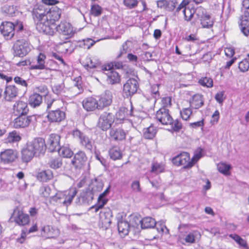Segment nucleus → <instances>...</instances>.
Masks as SVG:
<instances>
[{
	"instance_id": "a878e982",
	"label": "nucleus",
	"mask_w": 249,
	"mask_h": 249,
	"mask_svg": "<svg viewBox=\"0 0 249 249\" xmlns=\"http://www.w3.org/2000/svg\"><path fill=\"white\" fill-rule=\"evenodd\" d=\"M132 110L133 107L132 105L131 106L130 110L124 107H121L116 113V119L120 121H123L127 117L133 116Z\"/></svg>"
},
{
	"instance_id": "338daca9",
	"label": "nucleus",
	"mask_w": 249,
	"mask_h": 249,
	"mask_svg": "<svg viewBox=\"0 0 249 249\" xmlns=\"http://www.w3.org/2000/svg\"><path fill=\"white\" fill-rule=\"evenodd\" d=\"M14 80L15 82L18 85H20L25 88H27L28 86V83H27L26 81L19 76L15 77Z\"/></svg>"
},
{
	"instance_id": "09e8293b",
	"label": "nucleus",
	"mask_w": 249,
	"mask_h": 249,
	"mask_svg": "<svg viewBox=\"0 0 249 249\" xmlns=\"http://www.w3.org/2000/svg\"><path fill=\"white\" fill-rule=\"evenodd\" d=\"M230 237L233 239L238 244L244 248L248 249L247 241L236 234H231Z\"/></svg>"
},
{
	"instance_id": "0eeeda50",
	"label": "nucleus",
	"mask_w": 249,
	"mask_h": 249,
	"mask_svg": "<svg viewBox=\"0 0 249 249\" xmlns=\"http://www.w3.org/2000/svg\"><path fill=\"white\" fill-rule=\"evenodd\" d=\"M17 116L14 120V126L16 128H25L30 124H34L36 122L37 118L35 115H22Z\"/></svg>"
},
{
	"instance_id": "c03bdc74",
	"label": "nucleus",
	"mask_w": 249,
	"mask_h": 249,
	"mask_svg": "<svg viewBox=\"0 0 249 249\" xmlns=\"http://www.w3.org/2000/svg\"><path fill=\"white\" fill-rule=\"evenodd\" d=\"M195 14L197 17V18L200 20L208 14L206 9L203 7L199 6L196 8H193V17Z\"/></svg>"
},
{
	"instance_id": "ddd939ff",
	"label": "nucleus",
	"mask_w": 249,
	"mask_h": 249,
	"mask_svg": "<svg viewBox=\"0 0 249 249\" xmlns=\"http://www.w3.org/2000/svg\"><path fill=\"white\" fill-rule=\"evenodd\" d=\"M109 135L111 141L119 142L125 139L126 134L122 127L114 125L110 129Z\"/></svg>"
},
{
	"instance_id": "393cba45",
	"label": "nucleus",
	"mask_w": 249,
	"mask_h": 249,
	"mask_svg": "<svg viewBox=\"0 0 249 249\" xmlns=\"http://www.w3.org/2000/svg\"><path fill=\"white\" fill-rule=\"evenodd\" d=\"M186 235H183L182 239L185 241V243L188 244L195 243L196 240L201 236L200 232L196 230L193 231L188 233L186 232Z\"/></svg>"
},
{
	"instance_id": "ea45409f",
	"label": "nucleus",
	"mask_w": 249,
	"mask_h": 249,
	"mask_svg": "<svg viewBox=\"0 0 249 249\" xmlns=\"http://www.w3.org/2000/svg\"><path fill=\"white\" fill-rule=\"evenodd\" d=\"M203 28H210L213 26L214 21L208 14L199 20Z\"/></svg>"
},
{
	"instance_id": "680f3d73",
	"label": "nucleus",
	"mask_w": 249,
	"mask_h": 249,
	"mask_svg": "<svg viewBox=\"0 0 249 249\" xmlns=\"http://www.w3.org/2000/svg\"><path fill=\"white\" fill-rule=\"evenodd\" d=\"M39 192L42 196L48 197L51 194V189L47 185L43 186L40 187Z\"/></svg>"
},
{
	"instance_id": "5701e85b",
	"label": "nucleus",
	"mask_w": 249,
	"mask_h": 249,
	"mask_svg": "<svg viewBox=\"0 0 249 249\" xmlns=\"http://www.w3.org/2000/svg\"><path fill=\"white\" fill-rule=\"evenodd\" d=\"M13 113L16 116L27 115L29 111L27 104L22 101H18L13 106Z\"/></svg>"
},
{
	"instance_id": "603ef678",
	"label": "nucleus",
	"mask_w": 249,
	"mask_h": 249,
	"mask_svg": "<svg viewBox=\"0 0 249 249\" xmlns=\"http://www.w3.org/2000/svg\"><path fill=\"white\" fill-rule=\"evenodd\" d=\"M231 166L229 164H227L224 163H220L217 164V168L218 171L225 175L229 174V171Z\"/></svg>"
},
{
	"instance_id": "cd10ccee",
	"label": "nucleus",
	"mask_w": 249,
	"mask_h": 249,
	"mask_svg": "<svg viewBox=\"0 0 249 249\" xmlns=\"http://www.w3.org/2000/svg\"><path fill=\"white\" fill-rule=\"evenodd\" d=\"M34 157H37L29 147L23 148L21 151V160L23 162L28 163Z\"/></svg>"
},
{
	"instance_id": "9b49d317",
	"label": "nucleus",
	"mask_w": 249,
	"mask_h": 249,
	"mask_svg": "<svg viewBox=\"0 0 249 249\" xmlns=\"http://www.w3.org/2000/svg\"><path fill=\"white\" fill-rule=\"evenodd\" d=\"M156 118L163 125H168L173 123V118L169 113V110L166 107L160 108L157 111Z\"/></svg>"
},
{
	"instance_id": "4be33fe9",
	"label": "nucleus",
	"mask_w": 249,
	"mask_h": 249,
	"mask_svg": "<svg viewBox=\"0 0 249 249\" xmlns=\"http://www.w3.org/2000/svg\"><path fill=\"white\" fill-rule=\"evenodd\" d=\"M83 108L87 111H92L96 109L99 110L98 100L93 97L85 99L82 102Z\"/></svg>"
},
{
	"instance_id": "7c9ffc66",
	"label": "nucleus",
	"mask_w": 249,
	"mask_h": 249,
	"mask_svg": "<svg viewBox=\"0 0 249 249\" xmlns=\"http://www.w3.org/2000/svg\"><path fill=\"white\" fill-rule=\"evenodd\" d=\"M82 64L86 69L89 70V69L96 68L100 65L101 62L95 58H91L90 57L87 56L85 61H83Z\"/></svg>"
},
{
	"instance_id": "39448f33",
	"label": "nucleus",
	"mask_w": 249,
	"mask_h": 249,
	"mask_svg": "<svg viewBox=\"0 0 249 249\" xmlns=\"http://www.w3.org/2000/svg\"><path fill=\"white\" fill-rule=\"evenodd\" d=\"M32 45L25 39H18L14 44L13 50L15 56L22 57L31 50Z\"/></svg>"
},
{
	"instance_id": "6e6d98bb",
	"label": "nucleus",
	"mask_w": 249,
	"mask_h": 249,
	"mask_svg": "<svg viewBox=\"0 0 249 249\" xmlns=\"http://www.w3.org/2000/svg\"><path fill=\"white\" fill-rule=\"evenodd\" d=\"M94 155L96 159L99 160L105 167L108 166V163L107 160L101 155L99 151H95Z\"/></svg>"
},
{
	"instance_id": "864d4df0",
	"label": "nucleus",
	"mask_w": 249,
	"mask_h": 249,
	"mask_svg": "<svg viewBox=\"0 0 249 249\" xmlns=\"http://www.w3.org/2000/svg\"><path fill=\"white\" fill-rule=\"evenodd\" d=\"M199 83L203 87L211 88L213 86V80L209 77H203L199 80Z\"/></svg>"
},
{
	"instance_id": "7ed1b4c3",
	"label": "nucleus",
	"mask_w": 249,
	"mask_h": 249,
	"mask_svg": "<svg viewBox=\"0 0 249 249\" xmlns=\"http://www.w3.org/2000/svg\"><path fill=\"white\" fill-rule=\"evenodd\" d=\"M202 149H200L198 153L195 154L190 160V155L188 153L183 152L172 159V162L177 166L184 165V169L191 168L202 157Z\"/></svg>"
},
{
	"instance_id": "bb28decb",
	"label": "nucleus",
	"mask_w": 249,
	"mask_h": 249,
	"mask_svg": "<svg viewBox=\"0 0 249 249\" xmlns=\"http://www.w3.org/2000/svg\"><path fill=\"white\" fill-rule=\"evenodd\" d=\"M131 226L129 223L123 219L118 221V231L122 236H124L128 234Z\"/></svg>"
},
{
	"instance_id": "5fc2aeb1",
	"label": "nucleus",
	"mask_w": 249,
	"mask_h": 249,
	"mask_svg": "<svg viewBox=\"0 0 249 249\" xmlns=\"http://www.w3.org/2000/svg\"><path fill=\"white\" fill-rule=\"evenodd\" d=\"M183 13L185 20L187 21H191L193 18V8H190L189 6L184 8Z\"/></svg>"
},
{
	"instance_id": "1a4fd4ad",
	"label": "nucleus",
	"mask_w": 249,
	"mask_h": 249,
	"mask_svg": "<svg viewBox=\"0 0 249 249\" xmlns=\"http://www.w3.org/2000/svg\"><path fill=\"white\" fill-rule=\"evenodd\" d=\"M9 221L16 222L18 225L24 226L30 222L29 216L16 207L11 215Z\"/></svg>"
},
{
	"instance_id": "4468645a",
	"label": "nucleus",
	"mask_w": 249,
	"mask_h": 249,
	"mask_svg": "<svg viewBox=\"0 0 249 249\" xmlns=\"http://www.w3.org/2000/svg\"><path fill=\"white\" fill-rule=\"evenodd\" d=\"M87 159L85 153L83 151L79 150L74 155L71 163L76 169L79 170L85 165Z\"/></svg>"
},
{
	"instance_id": "37998d69",
	"label": "nucleus",
	"mask_w": 249,
	"mask_h": 249,
	"mask_svg": "<svg viewBox=\"0 0 249 249\" xmlns=\"http://www.w3.org/2000/svg\"><path fill=\"white\" fill-rule=\"evenodd\" d=\"M142 220L140 215H131L129 224L131 227L138 228L140 225H142Z\"/></svg>"
},
{
	"instance_id": "49530a36",
	"label": "nucleus",
	"mask_w": 249,
	"mask_h": 249,
	"mask_svg": "<svg viewBox=\"0 0 249 249\" xmlns=\"http://www.w3.org/2000/svg\"><path fill=\"white\" fill-rule=\"evenodd\" d=\"M21 138L16 131H13L9 133L8 136L6 139V142H15L20 141Z\"/></svg>"
},
{
	"instance_id": "20e7f679",
	"label": "nucleus",
	"mask_w": 249,
	"mask_h": 249,
	"mask_svg": "<svg viewBox=\"0 0 249 249\" xmlns=\"http://www.w3.org/2000/svg\"><path fill=\"white\" fill-rule=\"evenodd\" d=\"M29 149L38 157L43 155L46 150L47 145L44 139L37 137L27 142L26 143Z\"/></svg>"
},
{
	"instance_id": "473e14b6",
	"label": "nucleus",
	"mask_w": 249,
	"mask_h": 249,
	"mask_svg": "<svg viewBox=\"0 0 249 249\" xmlns=\"http://www.w3.org/2000/svg\"><path fill=\"white\" fill-rule=\"evenodd\" d=\"M190 104L191 106L195 109L200 108L204 104L202 95L199 94L194 95L192 100L190 101Z\"/></svg>"
},
{
	"instance_id": "e433bc0d",
	"label": "nucleus",
	"mask_w": 249,
	"mask_h": 249,
	"mask_svg": "<svg viewBox=\"0 0 249 249\" xmlns=\"http://www.w3.org/2000/svg\"><path fill=\"white\" fill-rule=\"evenodd\" d=\"M77 191L75 188H72L71 189L68 195L65 194V198L63 199V205L66 206L70 205L73 198L76 195Z\"/></svg>"
},
{
	"instance_id": "e2e57ef3",
	"label": "nucleus",
	"mask_w": 249,
	"mask_h": 249,
	"mask_svg": "<svg viewBox=\"0 0 249 249\" xmlns=\"http://www.w3.org/2000/svg\"><path fill=\"white\" fill-rule=\"evenodd\" d=\"M159 86L158 84H154L151 87V93L155 99V101L159 98L160 95L159 91Z\"/></svg>"
},
{
	"instance_id": "6e6552de",
	"label": "nucleus",
	"mask_w": 249,
	"mask_h": 249,
	"mask_svg": "<svg viewBox=\"0 0 249 249\" xmlns=\"http://www.w3.org/2000/svg\"><path fill=\"white\" fill-rule=\"evenodd\" d=\"M114 122V116L110 112H104L100 116L97 123V127L103 131L110 129Z\"/></svg>"
},
{
	"instance_id": "f704fd0d",
	"label": "nucleus",
	"mask_w": 249,
	"mask_h": 249,
	"mask_svg": "<svg viewBox=\"0 0 249 249\" xmlns=\"http://www.w3.org/2000/svg\"><path fill=\"white\" fill-rule=\"evenodd\" d=\"M65 194L62 192H59L50 198V202L51 203L58 205L59 204H63V199L65 198Z\"/></svg>"
},
{
	"instance_id": "6ab92c4d",
	"label": "nucleus",
	"mask_w": 249,
	"mask_h": 249,
	"mask_svg": "<svg viewBox=\"0 0 249 249\" xmlns=\"http://www.w3.org/2000/svg\"><path fill=\"white\" fill-rule=\"evenodd\" d=\"M18 157L17 151L11 149H6L1 152L0 154V160L4 163L13 162L17 159Z\"/></svg>"
},
{
	"instance_id": "4d7b16f0",
	"label": "nucleus",
	"mask_w": 249,
	"mask_h": 249,
	"mask_svg": "<svg viewBox=\"0 0 249 249\" xmlns=\"http://www.w3.org/2000/svg\"><path fill=\"white\" fill-rule=\"evenodd\" d=\"M64 87V84L63 83L56 84L53 86L52 90L54 93L59 95L63 92Z\"/></svg>"
},
{
	"instance_id": "72a5a7b5",
	"label": "nucleus",
	"mask_w": 249,
	"mask_h": 249,
	"mask_svg": "<svg viewBox=\"0 0 249 249\" xmlns=\"http://www.w3.org/2000/svg\"><path fill=\"white\" fill-rule=\"evenodd\" d=\"M107 75V81L109 84L113 85L120 82V76L117 72L109 70Z\"/></svg>"
},
{
	"instance_id": "0e129e2a",
	"label": "nucleus",
	"mask_w": 249,
	"mask_h": 249,
	"mask_svg": "<svg viewBox=\"0 0 249 249\" xmlns=\"http://www.w3.org/2000/svg\"><path fill=\"white\" fill-rule=\"evenodd\" d=\"M192 113V111L190 108H185L180 111V115L182 119L186 121L190 118Z\"/></svg>"
},
{
	"instance_id": "f03ea898",
	"label": "nucleus",
	"mask_w": 249,
	"mask_h": 249,
	"mask_svg": "<svg viewBox=\"0 0 249 249\" xmlns=\"http://www.w3.org/2000/svg\"><path fill=\"white\" fill-rule=\"evenodd\" d=\"M43 4L36 5L32 11L33 18L36 25L39 23H45L46 18L49 10V5H53L57 3V0H42Z\"/></svg>"
},
{
	"instance_id": "2f4dec72",
	"label": "nucleus",
	"mask_w": 249,
	"mask_h": 249,
	"mask_svg": "<svg viewBox=\"0 0 249 249\" xmlns=\"http://www.w3.org/2000/svg\"><path fill=\"white\" fill-rule=\"evenodd\" d=\"M29 104L33 107H38L42 102V95L38 93H33L29 96Z\"/></svg>"
},
{
	"instance_id": "79ce46f5",
	"label": "nucleus",
	"mask_w": 249,
	"mask_h": 249,
	"mask_svg": "<svg viewBox=\"0 0 249 249\" xmlns=\"http://www.w3.org/2000/svg\"><path fill=\"white\" fill-rule=\"evenodd\" d=\"M96 43V41L90 38H87L78 42V46L84 49H89Z\"/></svg>"
},
{
	"instance_id": "c85d7f7f",
	"label": "nucleus",
	"mask_w": 249,
	"mask_h": 249,
	"mask_svg": "<svg viewBox=\"0 0 249 249\" xmlns=\"http://www.w3.org/2000/svg\"><path fill=\"white\" fill-rule=\"evenodd\" d=\"M110 159L113 160H119L123 157L122 152L120 148L117 146H113L110 148L108 151Z\"/></svg>"
},
{
	"instance_id": "9d476101",
	"label": "nucleus",
	"mask_w": 249,
	"mask_h": 249,
	"mask_svg": "<svg viewBox=\"0 0 249 249\" xmlns=\"http://www.w3.org/2000/svg\"><path fill=\"white\" fill-rule=\"evenodd\" d=\"M139 83L134 78H129L123 86V96L126 98L131 97L139 88Z\"/></svg>"
},
{
	"instance_id": "f257e3e1",
	"label": "nucleus",
	"mask_w": 249,
	"mask_h": 249,
	"mask_svg": "<svg viewBox=\"0 0 249 249\" xmlns=\"http://www.w3.org/2000/svg\"><path fill=\"white\" fill-rule=\"evenodd\" d=\"M61 15V10L56 6L49 8L45 23L36 24V28L40 33L53 36L55 32V22L58 21Z\"/></svg>"
},
{
	"instance_id": "de8ad7c7",
	"label": "nucleus",
	"mask_w": 249,
	"mask_h": 249,
	"mask_svg": "<svg viewBox=\"0 0 249 249\" xmlns=\"http://www.w3.org/2000/svg\"><path fill=\"white\" fill-rule=\"evenodd\" d=\"M80 144L86 149L92 152L93 149V142L91 140H90L88 136H86V137L81 141Z\"/></svg>"
},
{
	"instance_id": "a211bd4d",
	"label": "nucleus",
	"mask_w": 249,
	"mask_h": 249,
	"mask_svg": "<svg viewBox=\"0 0 249 249\" xmlns=\"http://www.w3.org/2000/svg\"><path fill=\"white\" fill-rule=\"evenodd\" d=\"M60 136L56 134H51L47 140V145L48 151L53 152L58 151L60 146Z\"/></svg>"
},
{
	"instance_id": "aec40b11",
	"label": "nucleus",
	"mask_w": 249,
	"mask_h": 249,
	"mask_svg": "<svg viewBox=\"0 0 249 249\" xmlns=\"http://www.w3.org/2000/svg\"><path fill=\"white\" fill-rule=\"evenodd\" d=\"M55 30L64 36H68L69 37L74 34L71 25L66 21L61 22L58 25H55Z\"/></svg>"
},
{
	"instance_id": "bf43d9fd",
	"label": "nucleus",
	"mask_w": 249,
	"mask_h": 249,
	"mask_svg": "<svg viewBox=\"0 0 249 249\" xmlns=\"http://www.w3.org/2000/svg\"><path fill=\"white\" fill-rule=\"evenodd\" d=\"M90 13L94 17H98L102 14V8L98 4H93L91 5Z\"/></svg>"
},
{
	"instance_id": "a19ab883",
	"label": "nucleus",
	"mask_w": 249,
	"mask_h": 249,
	"mask_svg": "<svg viewBox=\"0 0 249 249\" xmlns=\"http://www.w3.org/2000/svg\"><path fill=\"white\" fill-rule=\"evenodd\" d=\"M157 133V129L151 125L149 127L144 129L143 136L145 139H151L153 138Z\"/></svg>"
},
{
	"instance_id": "052dcab7",
	"label": "nucleus",
	"mask_w": 249,
	"mask_h": 249,
	"mask_svg": "<svg viewBox=\"0 0 249 249\" xmlns=\"http://www.w3.org/2000/svg\"><path fill=\"white\" fill-rule=\"evenodd\" d=\"M115 67L117 69H122L123 67V63L121 62H112L111 64L108 65L107 66L104 67L103 68V70L105 71H109L111 70L112 68Z\"/></svg>"
},
{
	"instance_id": "58836bf2",
	"label": "nucleus",
	"mask_w": 249,
	"mask_h": 249,
	"mask_svg": "<svg viewBox=\"0 0 249 249\" xmlns=\"http://www.w3.org/2000/svg\"><path fill=\"white\" fill-rule=\"evenodd\" d=\"M48 164L52 169H58L62 165V159L60 157L52 158L50 160Z\"/></svg>"
},
{
	"instance_id": "2eb2a0df",
	"label": "nucleus",
	"mask_w": 249,
	"mask_h": 249,
	"mask_svg": "<svg viewBox=\"0 0 249 249\" xmlns=\"http://www.w3.org/2000/svg\"><path fill=\"white\" fill-rule=\"evenodd\" d=\"M0 31L4 37L11 39L15 35L14 25L12 22L3 21L0 25Z\"/></svg>"
},
{
	"instance_id": "423d86ee",
	"label": "nucleus",
	"mask_w": 249,
	"mask_h": 249,
	"mask_svg": "<svg viewBox=\"0 0 249 249\" xmlns=\"http://www.w3.org/2000/svg\"><path fill=\"white\" fill-rule=\"evenodd\" d=\"M244 15L240 17L239 26L242 33L246 36L249 35V0H244Z\"/></svg>"
},
{
	"instance_id": "f8f14e48",
	"label": "nucleus",
	"mask_w": 249,
	"mask_h": 249,
	"mask_svg": "<svg viewBox=\"0 0 249 249\" xmlns=\"http://www.w3.org/2000/svg\"><path fill=\"white\" fill-rule=\"evenodd\" d=\"M165 226L162 224L157 223L155 219L151 217H144L142 220L141 228L142 229L156 228L159 233L163 232V228Z\"/></svg>"
},
{
	"instance_id": "69168bd1",
	"label": "nucleus",
	"mask_w": 249,
	"mask_h": 249,
	"mask_svg": "<svg viewBox=\"0 0 249 249\" xmlns=\"http://www.w3.org/2000/svg\"><path fill=\"white\" fill-rule=\"evenodd\" d=\"M169 124L171 125L172 129L175 132H178L182 128V124L178 120L173 121V123Z\"/></svg>"
},
{
	"instance_id": "4c0bfd02",
	"label": "nucleus",
	"mask_w": 249,
	"mask_h": 249,
	"mask_svg": "<svg viewBox=\"0 0 249 249\" xmlns=\"http://www.w3.org/2000/svg\"><path fill=\"white\" fill-rule=\"evenodd\" d=\"M80 195L84 199L86 205H89L93 199L94 194L93 191H90L89 188L84 190Z\"/></svg>"
},
{
	"instance_id": "412c9836",
	"label": "nucleus",
	"mask_w": 249,
	"mask_h": 249,
	"mask_svg": "<svg viewBox=\"0 0 249 249\" xmlns=\"http://www.w3.org/2000/svg\"><path fill=\"white\" fill-rule=\"evenodd\" d=\"M100 221L107 229L111 223V218L112 217L111 210L108 208H105L102 210L99 214Z\"/></svg>"
},
{
	"instance_id": "8fccbe9b",
	"label": "nucleus",
	"mask_w": 249,
	"mask_h": 249,
	"mask_svg": "<svg viewBox=\"0 0 249 249\" xmlns=\"http://www.w3.org/2000/svg\"><path fill=\"white\" fill-rule=\"evenodd\" d=\"M247 57L239 63L238 68L242 72H246L249 69V53L247 54Z\"/></svg>"
},
{
	"instance_id": "dca6fc26",
	"label": "nucleus",
	"mask_w": 249,
	"mask_h": 249,
	"mask_svg": "<svg viewBox=\"0 0 249 249\" xmlns=\"http://www.w3.org/2000/svg\"><path fill=\"white\" fill-rule=\"evenodd\" d=\"M96 97L98 100L99 110H102L105 107L109 106L112 102V95L109 90H106L100 96Z\"/></svg>"
},
{
	"instance_id": "774afa93",
	"label": "nucleus",
	"mask_w": 249,
	"mask_h": 249,
	"mask_svg": "<svg viewBox=\"0 0 249 249\" xmlns=\"http://www.w3.org/2000/svg\"><path fill=\"white\" fill-rule=\"evenodd\" d=\"M14 25L15 32H20L23 30V25L21 21L17 20L13 22Z\"/></svg>"
},
{
	"instance_id": "a18cd8bd",
	"label": "nucleus",
	"mask_w": 249,
	"mask_h": 249,
	"mask_svg": "<svg viewBox=\"0 0 249 249\" xmlns=\"http://www.w3.org/2000/svg\"><path fill=\"white\" fill-rule=\"evenodd\" d=\"M57 151L59 156L64 158H71L73 154L72 151L70 148L65 146L60 147Z\"/></svg>"
},
{
	"instance_id": "c756f323",
	"label": "nucleus",
	"mask_w": 249,
	"mask_h": 249,
	"mask_svg": "<svg viewBox=\"0 0 249 249\" xmlns=\"http://www.w3.org/2000/svg\"><path fill=\"white\" fill-rule=\"evenodd\" d=\"M36 177L40 181L47 182L49 180L53 179V175L51 170L48 169L37 173Z\"/></svg>"
},
{
	"instance_id": "b1692460",
	"label": "nucleus",
	"mask_w": 249,
	"mask_h": 249,
	"mask_svg": "<svg viewBox=\"0 0 249 249\" xmlns=\"http://www.w3.org/2000/svg\"><path fill=\"white\" fill-rule=\"evenodd\" d=\"M18 89L15 85L6 86L4 91L5 100L11 101L18 96Z\"/></svg>"
},
{
	"instance_id": "f3484780",
	"label": "nucleus",
	"mask_w": 249,
	"mask_h": 249,
	"mask_svg": "<svg viewBox=\"0 0 249 249\" xmlns=\"http://www.w3.org/2000/svg\"><path fill=\"white\" fill-rule=\"evenodd\" d=\"M47 118L50 123H59L66 117L65 112L60 109L47 111Z\"/></svg>"
},
{
	"instance_id": "3c124183",
	"label": "nucleus",
	"mask_w": 249,
	"mask_h": 249,
	"mask_svg": "<svg viewBox=\"0 0 249 249\" xmlns=\"http://www.w3.org/2000/svg\"><path fill=\"white\" fill-rule=\"evenodd\" d=\"M132 44V42L129 40L126 41L122 46L119 54L117 55V58H119L124 54H125L128 51H130V47Z\"/></svg>"
},
{
	"instance_id": "13d9d810",
	"label": "nucleus",
	"mask_w": 249,
	"mask_h": 249,
	"mask_svg": "<svg viewBox=\"0 0 249 249\" xmlns=\"http://www.w3.org/2000/svg\"><path fill=\"white\" fill-rule=\"evenodd\" d=\"M93 187L90 191H93V194L96 192L100 191L103 187V183L101 180L98 181L97 179H95V181L92 183Z\"/></svg>"
},
{
	"instance_id": "c9c22d12",
	"label": "nucleus",
	"mask_w": 249,
	"mask_h": 249,
	"mask_svg": "<svg viewBox=\"0 0 249 249\" xmlns=\"http://www.w3.org/2000/svg\"><path fill=\"white\" fill-rule=\"evenodd\" d=\"M46 56L42 53H40L37 57L36 65H31L30 69L32 70H43L45 68V59Z\"/></svg>"
}]
</instances>
